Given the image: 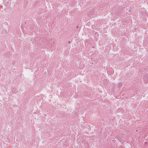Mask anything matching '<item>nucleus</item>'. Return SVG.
Here are the masks:
<instances>
[{"instance_id":"f257e3e1","label":"nucleus","mask_w":148,"mask_h":148,"mask_svg":"<svg viewBox=\"0 0 148 148\" xmlns=\"http://www.w3.org/2000/svg\"><path fill=\"white\" fill-rule=\"evenodd\" d=\"M144 83L147 84L148 82V75L146 76L144 78Z\"/></svg>"},{"instance_id":"f03ea898","label":"nucleus","mask_w":148,"mask_h":148,"mask_svg":"<svg viewBox=\"0 0 148 148\" xmlns=\"http://www.w3.org/2000/svg\"><path fill=\"white\" fill-rule=\"evenodd\" d=\"M122 84L123 83L122 82L118 84L119 87H120L122 85Z\"/></svg>"}]
</instances>
